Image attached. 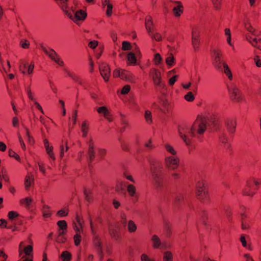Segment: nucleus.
I'll list each match as a JSON object with an SVG mask.
<instances>
[{
  "instance_id": "obj_49",
  "label": "nucleus",
  "mask_w": 261,
  "mask_h": 261,
  "mask_svg": "<svg viewBox=\"0 0 261 261\" xmlns=\"http://www.w3.org/2000/svg\"><path fill=\"white\" fill-rule=\"evenodd\" d=\"M213 60L222 59V53L221 50L214 49L212 50Z\"/></svg>"
},
{
  "instance_id": "obj_22",
  "label": "nucleus",
  "mask_w": 261,
  "mask_h": 261,
  "mask_svg": "<svg viewBox=\"0 0 261 261\" xmlns=\"http://www.w3.org/2000/svg\"><path fill=\"white\" fill-rule=\"evenodd\" d=\"M256 35H252L251 33H247L245 35V39L252 46L256 47L257 44L259 43V38L255 37Z\"/></svg>"
},
{
  "instance_id": "obj_61",
  "label": "nucleus",
  "mask_w": 261,
  "mask_h": 261,
  "mask_svg": "<svg viewBox=\"0 0 261 261\" xmlns=\"http://www.w3.org/2000/svg\"><path fill=\"white\" fill-rule=\"evenodd\" d=\"M254 63L256 67H261V59L258 55H255L253 58Z\"/></svg>"
},
{
  "instance_id": "obj_42",
  "label": "nucleus",
  "mask_w": 261,
  "mask_h": 261,
  "mask_svg": "<svg viewBox=\"0 0 261 261\" xmlns=\"http://www.w3.org/2000/svg\"><path fill=\"white\" fill-rule=\"evenodd\" d=\"M144 119L147 124H151L152 123V113L150 110H146L145 111Z\"/></svg>"
},
{
  "instance_id": "obj_54",
  "label": "nucleus",
  "mask_w": 261,
  "mask_h": 261,
  "mask_svg": "<svg viewBox=\"0 0 261 261\" xmlns=\"http://www.w3.org/2000/svg\"><path fill=\"white\" fill-rule=\"evenodd\" d=\"M140 261H155V259L146 253H142L140 255Z\"/></svg>"
},
{
  "instance_id": "obj_58",
  "label": "nucleus",
  "mask_w": 261,
  "mask_h": 261,
  "mask_svg": "<svg viewBox=\"0 0 261 261\" xmlns=\"http://www.w3.org/2000/svg\"><path fill=\"white\" fill-rule=\"evenodd\" d=\"M60 155L61 158H63L64 155V153L67 152L68 150V146L67 144V143H66V145L64 146V145H61L60 147Z\"/></svg>"
},
{
  "instance_id": "obj_10",
  "label": "nucleus",
  "mask_w": 261,
  "mask_h": 261,
  "mask_svg": "<svg viewBox=\"0 0 261 261\" xmlns=\"http://www.w3.org/2000/svg\"><path fill=\"white\" fill-rule=\"evenodd\" d=\"M149 74L155 86L159 87H164L165 84L162 81L161 72L155 68L150 69Z\"/></svg>"
},
{
  "instance_id": "obj_18",
  "label": "nucleus",
  "mask_w": 261,
  "mask_h": 261,
  "mask_svg": "<svg viewBox=\"0 0 261 261\" xmlns=\"http://www.w3.org/2000/svg\"><path fill=\"white\" fill-rule=\"evenodd\" d=\"M57 225H58L59 236H63L67 233V223L65 220H59L57 222Z\"/></svg>"
},
{
  "instance_id": "obj_16",
  "label": "nucleus",
  "mask_w": 261,
  "mask_h": 261,
  "mask_svg": "<svg viewBox=\"0 0 261 261\" xmlns=\"http://www.w3.org/2000/svg\"><path fill=\"white\" fill-rule=\"evenodd\" d=\"M243 25L245 29L248 32L247 33L257 35V31L256 29L252 25L250 20L248 18H246L244 19Z\"/></svg>"
},
{
  "instance_id": "obj_35",
  "label": "nucleus",
  "mask_w": 261,
  "mask_h": 261,
  "mask_svg": "<svg viewBox=\"0 0 261 261\" xmlns=\"http://www.w3.org/2000/svg\"><path fill=\"white\" fill-rule=\"evenodd\" d=\"M59 258L61 261H71L72 254L68 251H64L61 253Z\"/></svg>"
},
{
  "instance_id": "obj_14",
  "label": "nucleus",
  "mask_w": 261,
  "mask_h": 261,
  "mask_svg": "<svg viewBox=\"0 0 261 261\" xmlns=\"http://www.w3.org/2000/svg\"><path fill=\"white\" fill-rule=\"evenodd\" d=\"M200 36L199 33L196 30L192 31V44L194 51H198L199 49Z\"/></svg>"
},
{
  "instance_id": "obj_9",
  "label": "nucleus",
  "mask_w": 261,
  "mask_h": 261,
  "mask_svg": "<svg viewBox=\"0 0 261 261\" xmlns=\"http://www.w3.org/2000/svg\"><path fill=\"white\" fill-rule=\"evenodd\" d=\"M151 246L153 249H157L162 247L164 249H170L172 245L167 241L162 242L160 237L156 234H153L150 238Z\"/></svg>"
},
{
  "instance_id": "obj_5",
  "label": "nucleus",
  "mask_w": 261,
  "mask_h": 261,
  "mask_svg": "<svg viewBox=\"0 0 261 261\" xmlns=\"http://www.w3.org/2000/svg\"><path fill=\"white\" fill-rule=\"evenodd\" d=\"M228 91L231 100L237 102H241L244 100V96L236 85L231 84L229 86Z\"/></svg>"
},
{
  "instance_id": "obj_1",
  "label": "nucleus",
  "mask_w": 261,
  "mask_h": 261,
  "mask_svg": "<svg viewBox=\"0 0 261 261\" xmlns=\"http://www.w3.org/2000/svg\"><path fill=\"white\" fill-rule=\"evenodd\" d=\"M207 115L205 113L200 114L197 116L192 125L195 136L196 134L201 135L205 132L207 126Z\"/></svg>"
},
{
  "instance_id": "obj_27",
  "label": "nucleus",
  "mask_w": 261,
  "mask_h": 261,
  "mask_svg": "<svg viewBox=\"0 0 261 261\" xmlns=\"http://www.w3.org/2000/svg\"><path fill=\"white\" fill-rule=\"evenodd\" d=\"M198 199L203 203H208L210 201V197L208 191L203 192L198 195H196Z\"/></svg>"
},
{
  "instance_id": "obj_12",
  "label": "nucleus",
  "mask_w": 261,
  "mask_h": 261,
  "mask_svg": "<svg viewBox=\"0 0 261 261\" xmlns=\"http://www.w3.org/2000/svg\"><path fill=\"white\" fill-rule=\"evenodd\" d=\"M99 69L100 74L105 81L108 82L111 74L110 68L109 65L105 63H102L99 65Z\"/></svg>"
},
{
  "instance_id": "obj_44",
  "label": "nucleus",
  "mask_w": 261,
  "mask_h": 261,
  "mask_svg": "<svg viewBox=\"0 0 261 261\" xmlns=\"http://www.w3.org/2000/svg\"><path fill=\"white\" fill-rule=\"evenodd\" d=\"M72 227L75 233L83 234L84 230L83 224H76L75 223H73Z\"/></svg>"
},
{
  "instance_id": "obj_4",
  "label": "nucleus",
  "mask_w": 261,
  "mask_h": 261,
  "mask_svg": "<svg viewBox=\"0 0 261 261\" xmlns=\"http://www.w3.org/2000/svg\"><path fill=\"white\" fill-rule=\"evenodd\" d=\"M64 14L76 23L79 21H84L87 16L86 12L83 10H79L75 12L73 6L70 7Z\"/></svg>"
},
{
  "instance_id": "obj_32",
  "label": "nucleus",
  "mask_w": 261,
  "mask_h": 261,
  "mask_svg": "<svg viewBox=\"0 0 261 261\" xmlns=\"http://www.w3.org/2000/svg\"><path fill=\"white\" fill-rule=\"evenodd\" d=\"M94 245L97 247V251L98 254L101 256L103 257V251L102 250V244L97 237H95L94 239Z\"/></svg>"
},
{
  "instance_id": "obj_64",
  "label": "nucleus",
  "mask_w": 261,
  "mask_h": 261,
  "mask_svg": "<svg viewBox=\"0 0 261 261\" xmlns=\"http://www.w3.org/2000/svg\"><path fill=\"white\" fill-rule=\"evenodd\" d=\"M19 120L16 116L13 117L12 119V125L14 128H17L19 127Z\"/></svg>"
},
{
  "instance_id": "obj_48",
  "label": "nucleus",
  "mask_w": 261,
  "mask_h": 261,
  "mask_svg": "<svg viewBox=\"0 0 261 261\" xmlns=\"http://www.w3.org/2000/svg\"><path fill=\"white\" fill-rule=\"evenodd\" d=\"M124 187V184L122 180L119 179L116 181L115 189L117 192H121L123 190Z\"/></svg>"
},
{
  "instance_id": "obj_25",
  "label": "nucleus",
  "mask_w": 261,
  "mask_h": 261,
  "mask_svg": "<svg viewBox=\"0 0 261 261\" xmlns=\"http://www.w3.org/2000/svg\"><path fill=\"white\" fill-rule=\"evenodd\" d=\"M175 4L176 6L173 8V12L175 16L179 17L183 13V6L180 2H176Z\"/></svg>"
},
{
  "instance_id": "obj_3",
  "label": "nucleus",
  "mask_w": 261,
  "mask_h": 261,
  "mask_svg": "<svg viewBox=\"0 0 261 261\" xmlns=\"http://www.w3.org/2000/svg\"><path fill=\"white\" fill-rule=\"evenodd\" d=\"M33 247L32 244L24 246V243L21 242L18 247V261H33Z\"/></svg>"
},
{
  "instance_id": "obj_56",
  "label": "nucleus",
  "mask_w": 261,
  "mask_h": 261,
  "mask_svg": "<svg viewBox=\"0 0 261 261\" xmlns=\"http://www.w3.org/2000/svg\"><path fill=\"white\" fill-rule=\"evenodd\" d=\"M124 69L116 68L113 72V75L114 77H120L121 79V76Z\"/></svg>"
},
{
  "instance_id": "obj_62",
  "label": "nucleus",
  "mask_w": 261,
  "mask_h": 261,
  "mask_svg": "<svg viewBox=\"0 0 261 261\" xmlns=\"http://www.w3.org/2000/svg\"><path fill=\"white\" fill-rule=\"evenodd\" d=\"M20 45L22 48L27 49L30 46V42L27 40L22 39L20 42Z\"/></svg>"
},
{
  "instance_id": "obj_23",
  "label": "nucleus",
  "mask_w": 261,
  "mask_h": 261,
  "mask_svg": "<svg viewBox=\"0 0 261 261\" xmlns=\"http://www.w3.org/2000/svg\"><path fill=\"white\" fill-rule=\"evenodd\" d=\"M226 126L227 130L229 133H234L236 131L237 121L232 119H228L226 122Z\"/></svg>"
},
{
  "instance_id": "obj_8",
  "label": "nucleus",
  "mask_w": 261,
  "mask_h": 261,
  "mask_svg": "<svg viewBox=\"0 0 261 261\" xmlns=\"http://www.w3.org/2000/svg\"><path fill=\"white\" fill-rule=\"evenodd\" d=\"M42 50L48 56V57L60 66H64V62L60 56L56 51L52 48L41 46Z\"/></svg>"
},
{
  "instance_id": "obj_51",
  "label": "nucleus",
  "mask_w": 261,
  "mask_h": 261,
  "mask_svg": "<svg viewBox=\"0 0 261 261\" xmlns=\"http://www.w3.org/2000/svg\"><path fill=\"white\" fill-rule=\"evenodd\" d=\"M83 234L75 233L73 236V239L74 241V244L75 246H79L82 239Z\"/></svg>"
},
{
  "instance_id": "obj_15",
  "label": "nucleus",
  "mask_w": 261,
  "mask_h": 261,
  "mask_svg": "<svg viewBox=\"0 0 261 261\" xmlns=\"http://www.w3.org/2000/svg\"><path fill=\"white\" fill-rule=\"evenodd\" d=\"M137 77L130 71L124 69L122 76L121 80L127 81L131 84H135L137 82Z\"/></svg>"
},
{
  "instance_id": "obj_36",
  "label": "nucleus",
  "mask_w": 261,
  "mask_h": 261,
  "mask_svg": "<svg viewBox=\"0 0 261 261\" xmlns=\"http://www.w3.org/2000/svg\"><path fill=\"white\" fill-rule=\"evenodd\" d=\"M95 145L92 140H90L89 142L88 155L90 160H92L95 156L94 152Z\"/></svg>"
},
{
  "instance_id": "obj_53",
  "label": "nucleus",
  "mask_w": 261,
  "mask_h": 261,
  "mask_svg": "<svg viewBox=\"0 0 261 261\" xmlns=\"http://www.w3.org/2000/svg\"><path fill=\"white\" fill-rule=\"evenodd\" d=\"M1 173H2V178L4 179L5 181L6 182H10V178L8 175V172L7 171V170L5 168H3L1 170Z\"/></svg>"
},
{
  "instance_id": "obj_55",
  "label": "nucleus",
  "mask_w": 261,
  "mask_h": 261,
  "mask_svg": "<svg viewBox=\"0 0 261 261\" xmlns=\"http://www.w3.org/2000/svg\"><path fill=\"white\" fill-rule=\"evenodd\" d=\"M18 216L19 214L16 211H11L8 213V217L10 221H13Z\"/></svg>"
},
{
  "instance_id": "obj_45",
  "label": "nucleus",
  "mask_w": 261,
  "mask_h": 261,
  "mask_svg": "<svg viewBox=\"0 0 261 261\" xmlns=\"http://www.w3.org/2000/svg\"><path fill=\"white\" fill-rule=\"evenodd\" d=\"M69 211L68 207H65L59 210L57 213V215L60 218L65 217L68 216Z\"/></svg>"
},
{
  "instance_id": "obj_37",
  "label": "nucleus",
  "mask_w": 261,
  "mask_h": 261,
  "mask_svg": "<svg viewBox=\"0 0 261 261\" xmlns=\"http://www.w3.org/2000/svg\"><path fill=\"white\" fill-rule=\"evenodd\" d=\"M224 64H227L222 59L213 60L214 67L218 70H221Z\"/></svg>"
},
{
  "instance_id": "obj_57",
  "label": "nucleus",
  "mask_w": 261,
  "mask_h": 261,
  "mask_svg": "<svg viewBox=\"0 0 261 261\" xmlns=\"http://www.w3.org/2000/svg\"><path fill=\"white\" fill-rule=\"evenodd\" d=\"M132 45L128 41H124L122 43V49L124 51L129 50L132 49Z\"/></svg>"
},
{
  "instance_id": "obj_41",
  "label": "nucleus",
  "mask_w": 261,
  "mask_h": 261,
  "mask_svg": "<svg viewBox=\"0 0 261 261\" xmlns=\"http://www.w3.org/2000/svg\"><path fill=\"white\" fill-rule=\"evenodd\" d=\"M223 68L224 73H225L226 76L227 77L228 80L230 81L232 80V79H233L232 74L230 68L229 67L228 65H227V64H224Z\"/></svg>"
},
{
  "instance_id": "obj_47",
  "label": "nucleus",
  "mask_w": 261,
  "mask_h": 261,
  "mask_svg": "<svg viewBox=\"0 0 261 261\" xmlns=\"http://www.w3.org/2000/svg\"><path fill=\"white\" fill-rule=\"evenodd\" d=\"M184 99L187 102H193L195 99V96L192 92H188L184 96Z\"/></svg>"
},
{
  "instance_id": "obj_34",
  "label": "nucleus",
  "mask_w": 261,
  "mask_h": 261,
  "mask_svg": "<svg viewBox=\"0 0 261 261\" xmlns=\"http://www.w3.org/2000/svg\"><path fill=\"white\" fill-rule=\"evenodd\" d=\"M127 64L135 65L137 63V58L135 54L133 52H129L127 55Z\"/></svg>"
},
{
  "instance_id": "obj_7",
  "label": "nucleus",
  "mask_w": 261,
  "mask_h": 261,
  "mask_svg": "<svg viewBox=\"0 0 261 261\" xmlns=\"http://www.w3.org/2000/svg\"><path fill=\"white\" fill-rule=\"evenodd\" d=\"M165 166L170 170H175L179 166L180 160L177 155H166L164 160Z\"/></svg>"
},
{
  "instance_id": "obj_13",
  "label": "nucleus",
  "mask_w": 261,
  "mask_h": 261,
  "mask_svg": "<svg viewBox=\"0 0 261 261\" xmlns=\"http://www.w3.org/2000/svg\"><path fill=\"white\" fill-rule=\"evenodd\" d=\"M97 113L103 116L104 118L108 122H111L113 120V116L110 112V110L106 106H101L97 108Z\"/></svg>"
},
{
  "instance_id": "obj_2",
  "label": "nucleus",
  "mask_w": 261,
  "mask_h": 261,
  "mask_svg": "<svg viewBox=\"0 0 261 261\" xmlns=\"http://www.w3.org/2000/svg\"><path fill=\"white\" fill-rule=\"evenodd\" d=\"M177 132L179 138L185 144L190 145L191 143L190 137H195L192 125L187 124H181L178 126Z\"/></svg>"
},
{
  "instance_id": "obj_6",
  "label": "nucleus",
  "mask_w": 261,
  "mask_h": 261,
  "mask_svg": "<svg viewBox=\"0 0 261 261\" xmlns=\"http://www.w3.org/2000/svg\"><path fill=\"white\" fill-rule=\"evenodd\" d=\"M253 182L254 185L257 187L261 184V179L256 178H252L246 181L245 188L243 190L242 193L244 195L253 196L255 194V191L251 188V182Z\"/></svg>"
},
{
  "instance_id": "obj_33",
  "label": "nucleus",
  "mask_w": 261,
  "mask_h": 261,
  "mask_svg": "<svg viewBox=\"0 0 261 261\" xmlns=\"http://www.w3.org/2000/svg\"><path fill=\"white\" fill-rule=\"evenodd\" d=\"M42 216L44 218H48L51 215V212L49 206L43 204L41 209Z\"/></svg>"
},
{
  "instance_id": "obj_19",
  "label": "nucleus",
  "mask_w": 261,
  "mask_h": 261,
  "mask_svg": "<svg viewBox=\"0 0 261 261\" xmlns=\"http://www.w3.org/2000/svg\"><path fill=\"white\" fill-rule=\"evenodd\" d=\"M208 190L207 183L204 180H201L197 182L196 185V194L198 195L203 192H205Z\"/></svg>"
},
{
  "instance_id": "obj_46",
  "label": "nucleus",
  "mask_w": 261,
  "mask_h": 261,
  "mask_svg": "<svg viewBox=\"0 0 261 261\" xmlns=\"http://www.w3.org/2000/svg\"><path fill=\"white\" fill-rule=\"evenodd\" d=\"M33 201L32 198L30 197H27L20 200V203L21 205L25 206V207H29L31 203Z\"/></svg>"
},
{
  "instance_id": "obj_59",
  "label": "nucleus",
  "mask_w": 261,
  "mask_h": 261,
  "mask_svg": "<svg viewBox=\"0 0 261 261\" xmlns=\"http://www.w3.org/2000/svg\"><path fill=\"white\" fill-rule=\"evenodd\" d=\"M77 116V112L76 110H74L71 118V122L69 124V126L71 124V123L73 125H75L76 124Z\"/></svg>"
},
{
  "instance_id": "obj_24",
  "label": "nucleus",
  "mask_w": 261,
  "mask_h": 261,
  "mask_svg": "<svg viewBox=\"0 0 261 261\" xmlns=\"http://www.w3.org/2000/svg\"><path fill=\"white\" fill-rule=\"evenodd\" d=\"M102 5L103 7H106V13L108 17H110L113 13V5L110 3V0H102Z\"/></svg>"
},
{
  "instance_id": "obj_29",
  "label": "nucleus",
  "mask_w": 261,
  "mask_h": 261,
  "mask_svg": "<svg viewBox=\"0 0 261 261\" xmlns=\"http://www.w3.org/2000/svg\"><path fill=\"white\" fill-rule=\"evenodd\" d=\"M127 192L130 197H137V190L136 186L133 184H128L127 187Z\"/></svg>"
},
{
  "instance_id": "obj_52",
  "label": "nucleus",
  "mask_w": 261,
  "mask_h": 261,
  "mask_svg": "<svg viewBox=\"0 0 261 261\" xmlns=\"http://www.w3.org/2000/svg\"><path fill=\"white\" fill-rule=\"evenodd\" d=\"M25 91L29 99L32 100L33 102H34L37 100L35 97V95L34 93L32 92L30 87H29L25 89Z\"/></svg>"
},
{
  "instance_id": "obj_40",
  "label": "nucleus",
  "mask_w": 261,
  "mask_h": 261,
  "mask_svg": "<svg viewBox=\"0 0 261 261\" xmlns=\"http://www.w3.org/2000/svg\"><path fill=\"white\" fill-rule=\"evenodd\" d=\"M89 124L86 121H84L82 122L81 125V132L82 133V136L84 137H86L87 136L89 131Z\"/></svg>"
},
{
  "instance_id": "obj_26",
  "label": "nucleus",
  "mask_w": 261,
  "mask_h": 261,
  "mask_svg": "<svg viewBox=\"0 0 261 261\" xmlns=\"http://www.w3.org/2000/svg\"><path fill=\"white\" fill-rule=\"evenodd\" d=\"M59 2V6L64 14L72 6L69 4V0H55Z\"/></svg>"
},
{
  "instance_id": "obj_20",
  "label": "nucleus",
  "mask_w": 261,
  "mask_h": 261,
  "mask_svg": "<svg viewBox=\"0 0 261 261\" xmlns=\"http://www.w3.org/2000/svg\"><path fill=\"white\" fill-rule=\"evenodd\" d=\"M43 143H44V147L45 149V151L46 152V153L49 156V158L53 160H55L56 159V157H55V154L53 152V149H54L53 146L51 145H50L49 143L48 140H47V139H45L43 141Z\"/></svg>"
},
{
  "instance_id": "obj_11",
  "label": "nucleus",
  "mask_w": 261,
  "mask_h": 261,
  "mask_svg": "<svg viewBox=\"0 0 261 261\" xmlns=\"http://www.w3.org/2000/svg\"><path fill=\"white\" fill-rule=\"evenodd\" d=\"M19 70L22 74H31L34 71V64L31 63L29 64L28 62L24 60H20L19 62Z\"/></svg>"
},
{
  "instance_id": "obj_30",
  "label": "nucleus",
  "mask_w": 261,
  "mask_h": 261,
  "mask_svg": "<svg viewBox=\"0 0 261 261\" xmlns=\"http://www.w3.org/2000/svg\"><path fill=\"white\" fill-rule=\"evenodd\" d=\"M145 25L146 29L149 34H150L153 30V25L152 18L147 16L145 18Z\"/></svg>"
},
{
  "instance_id": "obj_39",
  "label": "nucleus",
  "mask_w": 261,
  "mask_h": 261,
  "mask_svg": "<svg viewBox=\"0 0 261 261\" xmlns=\"http://www.w3.org/2000/svg\"><path fill=\"white\" fill-rule=\"evenodd\" d=\"M152 60L154 65L159 66L162 63L163 58L160 54L156 53L154 54Z\"/></svg>"
},
{
  "instance_id": "obj_31",
  "label": "nucleus",
  "mask_w": 261,
  "mask_h": 261,
  "mask_svg": "<svg viewBox=\"0 0 261 261\" xmlns=\"http://www.w3.org/2000/svg\"><path fill=\"white\" fill-rule=\"evenodd\" d=\"M164 147L166 151L170 154V155H177V151L175 149L174 146L170 143H165L164 145Z\"/></svg>"
},
{
  "instance_id": "obj_17",
  "label": "nucleus",
  "mask_w": 261,
  "mask_h": 261,
  "mask_svg": "<svg viewBox=\"0 0 261 261\" xmlns=\"http://www.w3.org/2000/svg\"><path fill=\"white\" fill-rule=\"evenodd\" d=\"M224 35L227 44L233 49L234 48V44L232 41V33L229 28H226L224 29Z\"/></svg>"
},
{
  "instance_id": "obj_60",
  "label": "nucleus",
  "mask_w": 261,
  "mask_h": 261,
  "mask_svg": "<svg viewBox=\"0 0 261 261\" xmlns=\"http://www.w3.org/2000/svg\"><path fill=\"white\" fill-rule=\"evenodd\" d=\"M130 90V86L129 85H125L122 87L120 93L122 95H126L129 92Z\"/></svg>"
},
{
  "instance_id": "obj_63",
  "label": "nucleus",
  "mask_w": 261,
  "mask_h": 261,
  "mask_svg": "<svg viewBox=\"0 0 261 261\" xmlns=\"http://www.w3.org/2000/svg\"><path fill=\"white\" fill-rule=\"evenodd\" d=\"M98 45V41L95 40L90 41L88 43V47L92 49H94Z\"/></svg>"
},
{
  "instance_id": "obj_21",
  "label": "nucleus",
  "mask_w": 261,
  "mask_h": 261,
  "mask_svg": "<svg viewBox=\"0 0 261 261\" xmlns=\"http://www.w3.org/2000/svg\"><path fill=\"white\" fill-rule=\"evenodd\" d=\"M165 61L168 68L174 66L176 63L175 58L172 53H169L166 55Z\"/></svg>"
},
{
  "instance_id": "obj_50",
  "label": "nucleus",
  "mask_w": 261,
  "mask_h": 261,
  "mask_svg": "<svg viewBox=\"0 0 261 261\" xmlns=\"http://www.w3.org/2000/svg\"><path fill=\"white\" fill-rule=\"evenodd\" d=\"M240 241L241 242L242 245L243 247L246 248L249 250H252V248L251 247V245L250 244H248L247 243L246 238L244 235L242 234L240 238Z\"/></svg>"
},
{
  "instance_id": "obj_43",
  "label": "nucleus",
  "mask_w": 261,
  "mask_h": 261,
  "mask_svg": "<svg viewBox=\"0 0 261 261\" xmlns=\"http://www.w3.org/2000/svg\"><path fill=\"white\" fill-rule=\"evenodd\" d=\"M137 229V227L135 222L133 220H129L127 223V230L130 233L135 232Z\"/></svg>"
},
{
  "instance_id": "obj_28",
  "label": "nucleus",
  "mask_w": 261,
  "mask_h": 261,
  "mask_svg": "<svg viewBox=\"0 0 261 261\" xmlns=\"http://www.w3.org/2000/svg\"><path fill=\"white\" fill-rule=\"evenodd\" d=\"M34 175L31 173H28L24 180V186L26 189L29 188L34 184Z\"/></svg>"
},
{
  "instance_id": "obj_38",
  "label": "nucleus",
  "mask_w": 261,
  "mask_h": 261,
  "mask_svg": "<svg viewBox=\"0 0 261 261\" xmlns=\"http://www.w3.org/2000/svg\"><path fill=\"white\" fill-rule=\"evenodd\" d=\"M173 253L170 250H166L163 253L162 261H173Z\"/></svg>"
}]
</instances>
